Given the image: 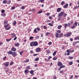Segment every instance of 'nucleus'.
Here are the masks:
<instances>
[{
    "instance_id": "f257e3e1",
    "label": "nucleus",
    "mask_w": 79,
    "mask_h": 79,
    "mask_svg": "<svg viewBox=\"0 0 79 79\" xmlns=\"http://www.w3.org/2000/svg\"><path fill=\"white\" fill-rule=\"evenodd\" d=\"M37 45H38V43H37V41L31 42L30 44V47H33V46L36 47V46H37Z\"/></svg>"
},
{
    "instance_id": "f03ea898",
    "label": "nucleus",
    "mask_w": 79,
    "mask_h": 79,
    "mask_svg": "<svg viewBox=\"0 0 79 79\" xmlns=\"http://www.w3.org/2000/svg\"><path fill=\"white\" fill-rule=\"evenodd\" d=\"M64 14V12L61 11L60 12L58 15V18L57 19L58 21H60V17L62 16L63 14Z\"/></svg>"
},
{
    "instance_id": "7ed1b4c3",
    "label": "nucleus",
    "mask_w": 79,
    "mask_h": 79,
    "mask_svg": "<svg viewBox=\"0 0 79 79\" xmlns=\"http://www.w3.org/2000/svg\"><path fill=\"white\" fill-rule=\"evenodd\" d=\"M12 55L13 56V57H15V56H16L18 55L17 53H16V52H13V53Z\"/></svg>"
},
{
    "instance_id": "20e7f679",
    "label": "nucleus",
    "mask_w": 79,
    "mask_h": 79,
    "mask_svg": "<svg viewBox=\"0 0 79 79\" xmlns=\"http://www.w3.org/2000/svg\"><path fill=\"white\" fill-rule=\"evenodd\" d=\"M71 34H72V32H69L66 34V37H70L71 35Z\"/></svg>"
},
{
    "instance_id": "39448f33",
    "label": "nucleus",
    "mask_w": 79,
    "mask_h": 79,
    "mask_svg": "<svg viewBox=\"0 0 79 79\" xmlns=\"http://www.w3.org/2000/svg\"><path fill=\"white\" fill-rule=\"evenodd\" d=\"M11 50L13 52H16V48H15V47H13L12 48Z\"/></svg>"
},
{
    "instance_id": "423d86ee",
    "label": "nucleus",
    "mask_w": 79,
    "mask_h": 79,
    "mask_svg": "<svg viewBox=\"0 0 79 79\" xmlns=\"http://www.w3.org/2000/svg\"><path fill=\"white\" fill-rule=\"evenodd\" d=\"M13 52L11 51H9L8 52H7V53L8 55H12Z\"/></svg>"
},
{
    "instance_id": "0eeeda50",
    "label": "nucleus",
    "mask_w": 79,
    "mask_h": 79,
    "mask_svg": "<svg viewBox=\"0 0 79 79\" xmlns=\"http://www.w3.org/2000/svg\"><path fill=\"white\" fill-rule=\"evenodd\" d=\"M35 51L36 52H40V48H37L36 49Z\"/></svg>"
},
{
    "instance_id": "6e6552de",
    "label": "nucleus",
    "mask_w": 79,
    "mask_h": 79,
    "mask_svg": "<svg viewBox=\"0 0 79 79\" xmlns=\"http://www.w3.org/2000/svg\"><path fill=\"white\" fill-rule=\"evenodd\" d=\"M62 64L61 63V62H57V65L58 66H62Z\"/></svg>"
},
{
    "instance_id": "1a4fd4ad",
    "label": "nucleus",
    "mask_w": 79,
    "mask_h": 79,
    "mask_svg": "<svg viewBox=\"0 0 79 79\" xmlns=\"http://www.w3.org/2000/svg\"><path fill=\"white\" fill-rule=\"evenodd\" d=\"M68 6V4H66L63 7L64 8H67Z\"/></svg>"
},
{
    "instance_id": "9d476101",
    "label": "nucleus",
    "mask_w": 79,
    "mask_h": 79,
    "mask_svg": "<svg viewBox=\"0 0 79 79\" xmlns=\"http://www.w3.org/2000/svg\"><path fill=\"white\" fill-rule=\"evenodd\" d=\"M9 65V62H7L4 64L5 66L7 67Z\"/></svg>"
},
{
    "instance_id": "9b49d317",
    "label": "nucleus",
    "mask_w": 79,
    "mask_h": 79,
    "mask_svg": "<svg viewBox=\"0 0 79 79\" xmlns=\"http://www.w3.org/2000/svg\"><path fill=\"white\" fill-rule=\"evenodd\" d=\"M2 3L4 4H6L7 3V1L6 0H4L2 1Z\"/></svg>"
},
{
    "instance_id": "f8f14e48",
    "label": "nucleus",
    "mask_w": 79,
    "mask_h": 79,
    "mask_svg": "<svg viewBox=\"0 0 79 79\" xmlns=\"http://www.w3.org/2000/svg\"><path fill=\"white\" fill-rule=\"evenodd\" d=\"M12 24L14 26H15L16 24V21L14 20L13 22H12Z\"/></svg>"
},
{
    "instance_id": "ddd939ff",
    "label": "nucleus",
    "mask_w": 79,
    "mask_h": 79,
    "mask_svg": "<svg viewBox=\"0 0 79 79\" xmlns=\"http://www.w3.org/2000/svg\"><path fill=\"white\" fill-rule=\"evenodd\" d=\"M56 38H58L59 37V34L58 33H56Z\"/></svg>"
},
{
    "instance_id": "4468645a",
    "label": "nucleus",
    "mask_w": 79,
    "mask_h": 79,
    "mask_svg": "<svg viewBox=\"0 0 79 79\" xmlns=\"http://www.w3.org/2000/svg\"><path fill=\"white\" fill-rule=\"evenodd\" d=\"M15 47H19V43H17L15 44Z\"/></svg>"
},
{
    "instance_id": "2eb2a0df",
    "label": "nucleus",
    "mask_w": 79,
    "mask_h": 79,
    "mask_svg": "<svg viewBox=\"0 0 79 79\" xmlns=\"http://www.w3.org/2000/svg\"><path fill=\"white\" fill-rule=\"evenodd\" d=\"M11 35H12V36L13 38L15 37V36H16V35H15V34L14 33H12L11 34Z\"/></svg>"
},
{
    "instance_id": "dca6fc26",
    "label": "nucleus",
    "mask_w": 79,
    "mask_h": 79,
    "mask_svg": "<svg viewBox=\"0 0 79 79\" xmlns=\"http://www.w3.org/2000/svg\"><path fill=\"white\" fill-rule=\"evenodd\" d=\"M57 52L56 51L54 52L53 53V56H55V55L56 54Z\"/></svg>"
},
{
    "instance_id": "f3484780",
    "label": "nucleus",
    "mask_w": 79,
    "mask_h": 79,
    "mask_svg": "<svg viewBox=\"0 0 79 79\" xmlns=\"http://www.w3.org/2000/svg\"><path fill=\"white\" fill-rule=\"evenodd\" d=\"M61 8H58L57 9V12H60V11H61Z\"/></svg>"
},
{
    "instance_id": "a211bd4d",
    "label": "nucleus",
    "mask_w": 79,
    "mask_h": 79,
    "mask_svg": "<svg viewBox=\"0 0 79 79\" xmlns=\"http://www.w3.org/2000/svg\"><path fill=\"white\" fill-rule=\"evenodd\" d=\"M29 59H27V60H24L23 61V63H27L28 62H29Z\"/></svg>"
},
{
    "instance_id": "6ab92c4d",
    "label": "nucleus",
    "mask_w": 79,
    "mask_h": 79,
    "mask_svg": "<svg viewBox=\"0 0 79 79\" xmlns=\"http://www.w3.org/2000/svg\"><path fill=\"white\" fill-rule=\"evenodd\" d=\"M29 40H33L34 39V37L30 36L29 38Z\"/></svg>"
},
{
    "instance_id": "aec40b11",
    "label": "nucleus",
    "mask_w": 79,
    "mask_h": 79,
    "mask_svg": "<svg viewBox=\"0 0 79 79\" xmlns=\"http://www.w3.org/2000/svg\"><path fill=\"white\" fill-rule=\"evenodd\" d=\"M26 69H30V66H27L26 68Z\"/></svg>"
},
{
    "instance_id": "412c9836",
    "label": "nucleus",
    "mask_w": 79,
    "mask_h": 79,
    "mask_svg": "<svg viewBox=\"0 0 79 79\" xmlns=\"http://www.w3.org/2000/svg\"><path fill=\"white\" fill-rule=\"evenodd\" d=\"M30 73L31 74H33V73H34V70H31L30 71Z\"/></svg>"
},
{
    "instance_id": "4be33fe9",
    "label": "nucleus",
    "mask_w": 79,
    "mask_h": 79,
    "mask_svg": "<svg viewBox=\"0 0 79 79\" xmlns=\"http://www.w3.org/2000/svg\"><path fill=\"white\" fill-rule=\"evenodd\" d=\"M43 13V11H42V10H40L38 11V14H40V13Z\"/></svg>"
},
{
    "instance_id": "5701e85b",
    "label": "nucleus",
    "mask_w": 79,
    "mask_h": 79,
    "mask_svg": "<svg viewBox=\"0 0 79 79\" xmlns=\"http://www.w3.org/2000/svg\"><path fill=\"white\" fill-rule=\"evenodd\" d=\"M73 64V62L70 61L69 62V65H72V64Z\"/></svg>"
},
{
    "instance_id": "b1692460",
    "label": "nucleus",
    "mask_w": 79,
    "mask_h": 79,
    "mask_svg": "<svg viewBox=\"0 0 79 79\" xmlns=\"http://www.w3.org/2000/svg\"><path fill=\"white\" fill-rule=\"evenodd\" d=\"M67 26L69 27H70V26H71V23H68L67 24Z\"/></svg>"
},
{
    "instance_id": "393cba45",
    "label": "nucleus",
    "mask_w": 79,
    "mask_h": 79,
    "mask_svg": "<svg viewBox=\"0 0 79 79\" xmlns=\"http://www.w3.org/2000/svg\"><path fill=\"white\" fill-rule=\"evenodd\" d=\"M39 60V58L37 57L35 59V61H38Z\"/></svg>"
},
{
    "instance_id": "a878e982",
    "label": "nucleus",
    "mask_w": 79,
    "mask_h": 79,
    "mask_svg": "<svg viewBox=\"0 0 79 79\" xmlns=\"http://www.w3.org/2000/svg\"><path fill=\"white\" fill-rule=\"evenodd\" d=\"M62 27V26L61 25H59L58 26L57 28L58 29H61V28Z\"/></svg>"
},
{
    "instance_id": "bb28decb",
    "label": "nucleus",
    "mask_w": 79,
    "mask_h": 79,
    "mask_svg": "<svg viewBox=\"0 0 79 79\" xmlns=\"http://www.w3.org/2000/svg\"><path fill=\"white\" fill-rule=\"evenodd\" d=\"M65 66L64 65H62V66H61L60 67V69H61V68H65Z\"/></svg>"
},
{
    "instance_id": "cd10ccee",
    "label": "nucleus",
    "mask_w": 79,
    "mask_h": 79,
    "mask_svg": "<svg viewBox=\"0 0 79 79\" xmlns=\"http://www.w3.org/2000/svg\"><path fill=\"white\" fill-rule=\"evenodd\" d=\"M57 57H54L53 58V60H57Z\"/></svg>"
},
{
    "instance_id": "c85d7f7f",
    "label": "nucleus",
    "mask_w": 79,
    "mask_h": 79,
    "mask_svg": "<svg viewBox=\"0 0 79 79\" xmlns=\"http://www.w3.org/2000/svg\"><path fill=\"white\" fill-rule=\"evenodd\" d=\"M28 70H25L24 71V73H25L26 74H27V73H28Z\"/></svg>"
},
{
    "instance_id": "c756f323",
    "label": "nucleus",
    "mask_w": 79,
    "mask_h": 79,
    "mask_svg": "<svg viewBox=\"0 0 79 79\" xmlns=\"http://www.w3.org/2000/svg\"><path fill=\"white\" fill-rule=\"evenodd\" d=\"M50 32H47L46 33V35H47V36H48V35H50Z\"/></svg>"
},
{
    "instance_id": "7c9ffc66",
    "label": "nucleus",
    "mask_w": 79,
    "mask_h": 79,
    "mask_svg": "<svg viewBox=\"0 0 79 79\" xmlns=\"http://www.w3.org/2000/svg\"><path fill=\"white\" fill-rule=\"evenodd\" d=\"M1 16H2L3 17H5V16H6V14H1Z\"/></svg>"
},
{
    "instance_id": "2f4dec72",
    "label": "nucleus",
    "mask_w": 79,
    "mask_h": 79,
    "mask_svg": "<svg viewBox=\"0 0 79 79\" xmlns=\"http://www.w3.org/2000/svg\"><path fill=\"white\" fill-rule=\"evenodd\" d=\"M5 11L4 10H1V13H5Z\"/></svg>"
},
{
    "instance_id": "473e14b6",
    "label": "nucleus",
    "mask_w": 79,
    "mask_h": 79,
    "mask_svg": "<svg viewBox=\"0 0 79 79\" xmlns=\"http://www.w3.org/2000/svg\"><path fill=\"white\" fill-rule=\"evenodd\" d=\"M11 40V39H6V41H7V42H9V41H10V40Z\"/></svg>"
},
{
    "instance_id": "72a5a7b5",
    "label": "nucleus",
    "mask_w": 79,
    "mask_h": 79,
    "mask_svg": "<svg viewBox=\"0 0 79 79\" xmlns=\"http://www.w3.org/2000/svg\"><path fill=\"white\" fill-rule=\"evenodd\" d=\"M6 23H7V20H5L4 24H6Z\"/></svg>"
},
{
    "instance_id": "f704fd0d",
    "label": "nucleus",
    "mask_w": 79,
    "mask_h": 79,
    "mask_svg": "<svg viewBox=\"0 0 79 79\" xmlns=\"http://www.w3.org/2000/svg\"><path fill=\"white\" fill-rule=\"evenodd\" d=\"M64 3H65V2H64L63 1L61 2V5H63L64 4Z\"/></svg>"
},
{
    "instance_id": "c9c22d12",
    "label": "nucleus",
    "mask_w": 79,
    "mask_h": 79,
    "mask_svg": "<svg viewBox=\"0 0 79 79\" xmlns=\"http://www.w3.org/2000/svg\"><path fill=\"white\" fill-rule=\"evenodd\" d=\"M48 24L50 26H53V24L52 23H49Z\"/></svg>"
},
{
    "instance_id": "e433bc0d",
    "label": "nucleus",
    "mask_w": 79,
    "mask_h": 79,
    "mask_svg": "<svg viewBox=\"0 0 79 79\" xmlns=\"http://www.w3.org/2000/svg\"><path fill=\"white\" fill-rule=\"evenodd\" d=\"M63 15H64V17H66V16H67V14H66V13H64L63 14Z\"/></svg>"
},
{
    "instance_id": "4c0bfd02",
    "label": "nucleus",
    "mask_w": 79,
    "mask_h": 79,
    "mask_svg": "<svg viewBox=\"0 0 79 79\" xmlns=\"http://www.w3.org/2000/svg\"><path fill=\"white\" fill-rule=\"evenodd\" d=\"M9 25V24H7L6 25H5L4 26V27L5 28H6L8 26V25Z\"/></svg>"
},
{
    "instance_id": "58836bf2",
    "label": "nucleus",
    "mask_w": 79,
    "mask_h": 79,
    "mask_svg": "<svg viewBox=\"0 0 79 79\" xmlns=\"http://www.w3.org/2000/svg\"><path fill=\"white\" fill-rule=\"evenodd\" d=\"M65 25L64 26V27L66 28L67 26H68V24L66 23L64 24Z\"/></svg>"
},
{
    "instance_id": "ea45409f",
    "label": "nucleus",
    "mask_w": 79,
    "mask_h": 79,
    "mask_svg": "<svg viewBox=\"0 0 79 79\" xmlns=\"http://www.w3.org/2000/svg\"><path fill=\"white\" fill-rule=\"evenodd\" d=\"M24 6H22L21 7V9H22V10H24Z\"/></svg>"
},
{
    "instance_id": "a19ab883",
    "label": "nucleus",
    "mask_w": 79,
    "mask_h": 79,
    "mask_svg": "<svg viewBox=\"0 0 79 79\" xmlns=\"http://www.w3.org/2000/svg\"><path fill=\"white\" fill-rule=\"evenodd\" d=\"M75 27H76V26L74 25H73V26H72L71 27V29H73V28H74Z\"/></svg>"
},
{
    "instance_id": "79ce46f5",
    "label": "nucleus",
    "mask_w": 79,
    "mask_h": 79,
    "mask_svg": "<svg viewBox=\"0 0 79 79\" xmlns=\"http://www.w3.org/2000/svg\"><path fill=\"white\" fill-rule=\"evenodd\" d=\"M34 32H35V33H37V30H36V29H34Z\"/></svg>"
},
{
    "instance_id": "37998d69",
    "label": "nucleus",
    "mask_w": 79,
    "mask_h": 79,
    "mask_svg": "<svg viewBox=\"0 0 79 79\" xmlns=\"http://www.w3.org/2000/svg\"><path fill=\"white\" fill-rule=\"evenodd\" d=\"M52 42H49L48 43V45H52Z\"/></svg>"
},
{
    "instance_id": "c03bdc74",
    "label": "nucleus",
    "mask_w": 79,
    "mask_h": 79,
    "mask_svg": "<svg viewBox=\"0 0 79 79\" xmlns=\"http://www.w3.org/2000/svg\"><path fill=\"white\" fill-rule=\"evenodd\" d=\"M74 39L75 40H77V39L78 40V36H77V37L75 38Z\"/></svg>"
},
{
    "instance_id": "a18cd8bd",
    "label": "nucleus",
    "mask_w": 79,
    "mask_h": 79,
    "mask_svg": "<svg viewBox=\"0 0 79 79\" xmlns=\"http://www.w3.org/2000/svg\"><path fill=\"white\" fill-rule=\"evenodd\" d=\"M11 9V10H14V9H15V7L14 6H13L12 7Z\"/></svg>"
},
{
    "instance_id": "49530a36",
    "label": "nucleus",
    "mask_w": 79,
    "mask_h": 79,
    "mask_svg": "<svg viewBox=\"0 0 79 79\" xmlns=\"http://www.w3.org/2000/svg\"><path fill=\"white\" fill-rule=\"evenodd\" d=\"M63 34L61 33L60 35V37H61L62 36H63Z\"/></svg>"
},
{
    "instance_id": "de8ad7c7",
    "label": "nucleus",
    "mask_w": 79,
    "mask_h": 79,
    "mask_svg": "<svg viewBox=\"0 0 79 79\" xmlns=\"http://www.w3.org/2000/svg\"><path fill=\"white\" fill-rule=\"evenodd\" d=\"M67 53H70V50L69 49L67 50Z\"/></svg>"
},
{
    "instance_id": "09e8293b",
    "label": "nucleus",
    "mask_w": 79,
    "mask_h": 79,
    "mask_svg": "<svg viewBox=\"0 0 79 79\" xmlns=\"http://www.w3.org/2000/svg\"><path fill=\"white\" fill-rule=\"evenodd\" d=\"M37 30L38 31H40V29L39 28H37Z\"/></svg>"
},
{
    "instance_id": "8fccbe9b",
    "label": "nucleus",
    "mask_w": 79,
    "mask_h": 79,
    "mask_svg": "<svg viewBox=\"0 0 79 79\" xmlns=\"http://www.w3.org/2000/svg\"><path fill=\"white\" fill-rule=\"evenodd\" d=\"M37 54H34L33 55V56H37Z\"/></svg>"
},
{
    "instance_id": "3c124183",
    "label": "nucleus",
    "mask_w": 79,
    "mask_h": 79,
    "mask_svg": "<svg viewBox=\"0 0 79 79\" xmlns=\"http://www.w3.org/2000/svg\"><path fill=\"white\" fill-rule=\"evenodd\" d=\"M69 59H70V60H72V59L73 58V57H69Z\"/></svg>"
},
{
    "instance_id": "603ef678",
    "label": "nucleus",
    "mask_w": 79,
    "mask_h": 79,
    "mask_svg": "<svg viewBox=\"0 0 79 79\" xmlns=\"http://www.w3.org/2000/svg\"><path fill=\"white\" fill-rule=\"evenodd\" d=\"M24 52V51H21V52H20V54L21 55H22V53H23Z\"/></svg>"
},
{
    "instance_id": "864d4df0",
    "label": "nucleus",
    "mask_w": 79,
    "mask_h": 79,
    "mask_svg": "<svg viewBox=\"0 0 79 79\" xmlns=\"http://www.w3.org/2000/svg\"><path fill=\"white\" fill-rule=\"evenodd\" d=\"M74 25L75 26H77V22H75L74 23Z\"/></svg>"
},
{
    "instance_id": "5fc2aeb1",
    "label": "nucleus",
    "mask_w": 79,
    "mask_h": 79,
    "mask_svg": "<svg viewBox=\"0 0 79 79\" xmlns=\"http://www.w3.org/2000/svg\"><path fill=\"white\" fill-rule=\"evenodd\" d=\"M17 39V37L16 36H15V38L14 39V40H16Z\"/></svg>"
},
{
    "instance_id": "6e6d98bb",
    "label": "nucleus",
    "mask_w": 79,
    "mask_h": 79,
    "mask_svg": "<svg viewBox=\"0 0 79 79\" xmlns=\"http://www.w3.org/2000/svg\"><path fill=\"white\" fill-rule=\"evenodd\" d=\"M10 3H11V1H9L7 3V4L8 5H9V4H10Z\"/></svg>"
},
{
    "instance_id": "4d7b16f0",
    "label": "nucleus",
    "mask_w": 79,
    "mask_h": 79,
    "mask_svg": "<svg viewBox=\"0 0 79 79\" xmlns=\"http://www.w3.org/2000/svg\"><path fill=\"white\" fill-rule=\"evenodd\" d=\"M57 32L58 33H60L61 31H60V30H57Z\"/></svg>"
},
{
    "instance_id": "13d9d810",
    "label": "nucleus",
    "mask_w": 79,
    "mask_h": 79,
    "mask_svg": "<svg viewBox=\"0 0 79 79\" xmlns=\"http://www.w3.org/2000/svg\"><path fill=\"white\" fill-rule=\"evenodd\" d=\"M74 51V50H72V51L70 50V53H73V52Z\"/></svg>"
},
{
    "instance_id": "bf43d9fd",
    "label": "nucleus",
    "mask_w": 79,
    "mask_h": 79,
    "mask_svg": "<svg viewBox=\"0 0 79 79\" xmlns=\"http://www.w3.org/2000/svg\"><path fill=\"white\" fill-rule=\"evenodd\" d=\"M6 56H5L3 58V60H4V61H5V59H6Z\"/></svg>"
},
{
    "instance_id": "052dcab7",
    "label": "nucleus",
    "mask_w": 79,
    "mask_h": 79,
    "mask_svg": "<svg viewBox=\"0 0 79 79\" xmlns=\"http://www.w3.org/2000/svg\"><path fill=\"white\" fill-rule=\"evenodd\" d=\"M76 43H74L73 44V46H75V45H76Z\"/></svg>"
},
{
    "instance_id": "680f3d73",
    "label": "nucleus",
    "mask_w": 79,
    "mask_h": 79,
    "mask_svg": "<svg viewBox=\"0 0 79 79\" xmlns=\"http://www.w3.org/2000/svg\"><path fill=\"white\" fill-rule=\"evenodd\" d=\"M10 28H11V27H10L8 28H6V30H9L10 29Z\"/></svg>"
},
{
    "instance_id": "e2e57ef3",
    "label": "nucleus",
    "mask_w": 79,
    "mask_h": 79,
    "mask_svg": "<svg viewBox=\"0 0 79 79\" xmlns=\"http://www.w3.org/2000/svg\"><path fill=\"white\" fill-rule=\"evenodd\" d=\"M10 28H11V27H10L8 28H6V30H9L10 29Z\"/></svg>"
},
{
    "instance_id": "0e129e2a",
    "label": "nucleus",
    "mask_w": 79,
    "mask_h": 79,
    "mask_svg": "<svg viewBox=\"0 0 79 79\" xmlns=\"http://www.w3.org/2000/svg\"><path fill=\"white\" fill-rule=\"evenodd\" d=\"M30 52L31 53H34V52L32 50Z\"/></svg>"
},
{
    "instance_id": "69168bd1",
    "label": "nucleus",
    "mask_w": 79,
    "mask_h": 79,
    "mask_svg": "<svg viewBox=\"0 0 79 79\" xmlns=\"http://www.w3.org/2000/svg\"><path fill=\"white\" fill-rule=\"evenodd\" d=\"M51 58H52V57L51 56H49L48 58V60H50Z\"/></svg>"
},
{
    "instance_id": "338daca9",
    "label": "nucleus",
    "mask_w": 79,
    "mask_h": 79,
    "mask_svg": "<svg viewBox=\"0 0 79 79\" xmlns=\"http://www.w3.org/2000/svg\"><path fill=\"white\" fill-rule=\"evenodd\" d=\"M50 13H48L46 14L47 16H48V15H50Z\"/></svg>"
},
{
    "instance_id": "774afa93",
    "label": "nucleus",
    "mask_w": 79,
    "mask_h": 79,
    "mask_svg": "<svg viewBox=\"0 0 79 79\" xmlns=\"http://www.w3.org/2000/svg\"><path fill=\"white\" fill-rule=\"evenodd\" d=\"M13 62H11L10 63V65H13Z\"/></svg>"
}]
</instances>
